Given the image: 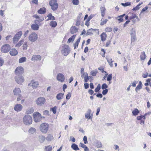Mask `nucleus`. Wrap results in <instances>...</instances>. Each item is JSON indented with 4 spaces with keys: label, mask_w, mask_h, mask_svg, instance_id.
<instances>
[{
    "label": "nucleus",
    "mask_w": 151,
    "mask_h": 151,
    "mask_svg": "<svg viewBox=\"0 0 151 151\" xmlns=\"http://www.w3.org/2000/svg\"><path fill=\"white\" fill-rule=\"evenodd\" d=\"M112 74H109L107 76V81H110L112 79Z\"/></svg>",
    "instance_id": "nucleus-49"
},
{
    "label": "nucleus",
    "mask_w": 151,
    "mask_h": 151,
    "mask_svg": "<svg viewBox=\"0 0 151 151\" xmlns=\"http://www.w3.org/2000/svg\"><path fill=\"white\" fill-rule=\"evenodd\" d=\"M97 147L101 148L102 146V144L100 142H98L97 144Z\"/></svg>",
    "instance_id": "nucleus-59"
},
{
    "label": "nucleus",
    "mask_w": 151,
    "mask_h": 151,
    "mask_svg": "<svg viewBox=\"0 0 151 151\" xmlns=\"http://www.w3.org/2000/svg\"><path fill=\"white\" fill-rule=\"evenodd\" d=\"M22 35V32L21 31H19L14 36L13 38V42L14 43H15L18 41Z\"/></svg>",
    "instance_id": "nucleus-9"
},
{
    "label": "nucleus",
    "mask_w": 151,
    "mask_h": 151,
    "mask_svg": "<svg viewBox=\"0 0 151 151\" xmlns=\"http://www.w3.org/2000/svg\"><path fill=\"white\" fill-rule=\"evenodd\" d=\"M96 96L97 97L100 98H102L103 96L102 94L101 93H99L97 94Z\"/></svg>",
    "instance_id": "nucleus-64"
},
{
    "label": "nucleus",
    "mask_w": 151,
    "mask_h": 151,
    "mask_svg": "<svg viewBox=\"0 0 151 151\" xmlns=\"http://www.w3.org/2000/svg\"><path fill=\"white\" fill-rule=\"evenodd\" d=\"M47 17H48V18L47 19L46 21L55 20V18L54 17L52 16V14L51 13L48 14Z\"/></svg>",
    "instance_id": "nucleus-26"
},
{
    "label": "nucleus",
    "mask_w": 151,
    "mask_h": 151,
    "mask_svg": "<svg viewBox=\"0 0 151 151\" xmlns=\"http://www.w3.org/2000/svg\"><path fill=\"white\" fill-rule=\"evenodd\" d=\"M101 89V85L100 84H99L97 86V87L95 89V91L96 92H99V91Z\"/></svg>",
    "instance_id": "nucleus-45"
},
{
    "label": "nucleus",
    "mask_w": 151,
    "mask_h": 151,
    "mask_svg": "<svg viewBox=\"0 0 151 151\" xmlns=\"http://www.w3.org/2000/svg\"><path fill=\"white\" fill-rule=\"evenodd\" d=\"M49 127V124L46 123H42L40 126V131L44 134H46L47 132Z\"/></svg>",
    "instance_id": "nucleus-3"
},
{
    "label": "nucleus",
    "mask_w": 151,
    "mask_h": 151,
    "mask_svg": "<svg viewBox=\"0 0 151 151\" xmlns=\"http://www.w3.org/2000/svg\"><path fill=\"white\" fill-rule=\"evenodd\" d=\"M21 93V90L19 88H15L13 90L14 94L15 96H17L19 95Z\"/></svg>",
    "instance_id": "nucleus-18"
},
{
    "label": "nucleus",
    "mask_w": 151,
    "mask_h": 151,
    "mask_svg": "<svg viewBox=\"0 0 151 151\" xmlns=\"http://www.w3.org/2000/svg\"><path fill=\"white\" fill-rule=\"evenodd\" d=\"M148 9V7L146 6H145L144 8H143L141 12L142 13V12L145 11L146 10H147Z\"/></svg>",
    "instance_id": "nucleus-63"
},
{
    "label": "nucleus",
    "mask_w": 151,
    "mask_h": 151,
    "mask_svg": "<svg viewBox=\"0 0 151 151\" xmlns=\"http://www.w3.org/2000/svg\"><path fill=\"white\" fill-rule=\"evenodd\" d=\"M146 57L147 56L145 55V52L144 51L141 52L140 57L141 60H144Z\"/></svg>",
    "instance_id": "nucleus-27"
},
{
    "label": "nucleus",
    "mask_w": 151,
    "mask_h": 151,
    "mask_svg": "<svg viewBox=\"0 0 151 151\" xmlns=\"http://www.w3.org/2000/svg\"><path fill=\"white\" fill-rule=\"evenodd\" d=\"M81 37H80L77 40L76 43L74 44V49H76V47H78V44L80 41Z\"/></svg>",
    "instance_id": "nucleus-35"
},
{
    "label": "nucleus",
    "mask_w": 151,
    "mask_h": 151,
    "mask_svg": "<svg viewBox=\"0 0 151 151\" xmlns=\"http://www.w3.org/2000/svg\"><path fill=\"white\" fill-rule=\"evenodd\" d=\"M135 29L134 28H132L131 30V35H135Z\"/></svg>",
    "instance_id": "nucleus-51"
},
{
    "label": "nucleus",
    "mask_w": 151,
    "mask_h": 151,
    "mask_svg": "<svg viewBox=\"0 0 151 151\" xmlns=\"http://www.w3.org/2000/svg\"><path fill=\"white\" fill-rule=\"evenodd\" d=\"M70 32L72 34L76 33L78 31L77 28L75 27H72L70 29Z\"/></svg>",
    "instance_id": "nucleus-22"
},
{
    "label": "nucleus",
    "mask_w": 151,
    "mask_h": 151,
    "mask_svg": "<svg viewBox=\"0 0 151 151\" xmlns=\"http://www.w3.org/2000/svg\"><path fill=\"white\" fill-rule=\"evenodd\" d=\"M105 31L106 32H110L112 31V29L111 27H107L105 29Z\"/></svg>",
    "instance_id": "nucleus-52"
},
{
    "label": "nucleus",
    "mask_w": 151,
    "mask_h": 151,
    "mask_svg": "<svg viewBox=\"0 0 151 151\" xmlns=\"http://www.w3.org/2000/svg\"><path fill=\"white\" fill-rule=\"evenodd\" d=\"M76 35H73L71 37L69 38V39H68V43H70L71 42H73L75 38V36H76Z\"/></svg>",
    "instance_id": "nucleus-41"
},
{
    "label": "nucleus",
    "mask_w": 151,
    "mask_h": 151,
    "mask_svg": "<svg viewBox=\"0 0 151 151\" xmlns=\"http://www.w3.org/2000/svg\"><path fill=\"white\" fill-rule=\"evenodd\" d=\"M9 53L12 56H14L17 55L18 51L14 48L12 49L9 52Z\"/></svg>",
    "instance_id": "nucleus-20"
},
{
    "label": "nucleus",
    "mask_w": 151,
    "mask_h": 151,
    "mask_svg": "<svg viewBox=\"0 0 151 151\" xmlns=\"http://www.w3.org/2000/svg\"><path fill=\"white\" fill-rule=\"evenodd\" d=\"M45 99L43 97H40L38 98L36 101V104L39 106H42L45 102Z\"/></svg>",
    "instance_id": "nucleus-8"
},
{
    "label": "nucleus",
    "mask_w": 151,
    "mask_h": 151,
    "mask_svg": "<svg viewBox=\"0 0 151 151\" xmlns=\"http://www.w3.org/2000/svg\"><path fill=\"white\" fill-rule=\"evenodd\" d=\"M24 124L25 125H29L32 124V117L29 115H25L23 119Z\"/></svg>",
    "instance_id": "nucleus-1"
},
{
    "label": "nucleus",
    "mask_w": 151,
    "mask_h": 151,
    "mask_svg": "<svg viewBox=\"0 0 151 151\" xmlns=\"http://www.w3.org/2000/svg\"><path fill=\"white\" fill-rule=\"evenodd\" d=\"M53 137L51 134H49L47 136L46 138V139L48 141H50L53 139Z\"/></svg>",
    "instance_id": "nucleus-36"
},
{
    "label": "nucleus",
    "mask_w": 151,
    "mask_h": 151,
    "mask_svg": "<svg viewBox=\"0 0 151 151\" xmlns=\"http://www.w3.org/2000/svg\"><path fill=\"white\" fill-rule=\"evenodd\" d=\"M36 131V129L33 127H31L29 130V132L32 134H34Z\"/></svg>",
    "instance_id": "nucleus-38"
},
{
    "label": "nucleus",
    "mask_w": 151,
    "mask_h": 151,
    "mask_svg": "<svg viewBox=\"0 0 151 151\" xmlns=\"http://www.w3.org/2000/svg\"><path fill=\"white\" fill-rule=\"evenodd\" d=\"M17 98V100L18 101H20L22 98V96L21 94H19Z\"/></svg>",
    "instance_id": "nucleus-57"
},
{
    "label": "nucleus",
    "mask_w": 151,
    "mask_h": 151,
    "mask_svg": "<svg viewBox=\"0 0 151 151\" xmlns=\"http://www.w3.org/2000/svg\"><path fill=\"white\" fill-rule=\"evenodd\" d=\"M139 113V111L137 109H135L132 112L134 116L137 115Z\"/></svg>",
    "instance_id": "nucleus-40"
},
{
    "label": "nucleus",
    "mask_w": 151,
    "mask_h": 151,
    "mask_svg": "<svg viewBox=\"0 0 151 151\" xmlns=\"http://www.w3.org/2000/svg\"><path fill=\"white\" fill-rule=\"evenodd\" d=\"M38 39L37 35L35 32L31 33L28 37V39L31 42H34Z\"/></svg>",
    "instance_id": "nucleus-6"
},
{
    "label": "nucleus",
    "mask_w": 151,
    "mask_h": 151,
    "mask_svg": "<svg viewBox=\"0 0 151 151\" xmlns=\"http://www.w3.org/2000/svg\"><path fill=\"white\" fill-rule=\"evenodd\" d=\"M27 58L25 57H22L19 59V63H22L25 62Z\"/></svg>",
    "instance_id": "nucleus-39"
},
{
    "label": "nucleus",
    "mask_w": 151,
    "mask_h": 151,
    "mask_svg": "<svg viewBox=\"0 0 151 151\" xmlns=\"http://www.w3.org/2000/svg\"><path fill=\"white\" fill-rule=\"evenodd\" d=\"M41 59V57L39 55H33L31 59V60L33 61H37L40 60Z\"/></svg>",
    "instance_id": "nucleus-17"
},
{
    "label": "nucleus",
    "mask_w": 151,
    "mask_h": 151,
    "mask_svg": "<svg viewBox=\"0 0 151 151\" xmlns=\"http://www.w3.org/2000/svg\"><path fill=\"white\" fill-rule=\"evenodd\" d=\"M57 23L55 21H51L50 23V25L52 27H55L56 26Z\"/></svg>",
    "instance_id": "nucleus-34"
},
{
    "label": "nucleus",
    "mask_w": 151,
    "mask_h": 151,
    "mask_svg": "<svg viewBox=\"0 0 151 151\" xmlns=\"http://www.w3.org/2000/svg\"><path fill=\"white\" fill-rule=\"evenodd\" d=\"M97 30V29H93L92 28L88 29L87 31L86 34L87 35H89L92 34L93 32Z\"/></svg>",
    "instance_id": "nucleus-24"
},
{
    "label": "nucleus",
    "mask_w": 151,
    "mask_h": 151,
    "mask_svg": "<svg viewBox=\"0 0 151 151\" xmlns=\"http://www.w3.org/2000/svg\"><path fill=\"white\" fill-rule=\"evenodd\" d=\"M56 107L55 106L51 109V110L54 114H55L56 112Z\"/></svg>",
    "instance_id": "nucleus-50"
},
{
    "label": "nucleus",
    "mask_w": 151,
    "mask_h": 151,
    "mask_svg": "<svg viewBox=\"0 0 151 151\" xmlns=\"http://www.w3.org/2000/svg\"><path fill=\"white\" fill-rule=\"evenodd\" d=\"M24 72V69L21 67H18L16 68L15 70V73L18 76L22 74Z\"/></svg>",
    "instance_id": "nucleus-11"
},
{
    "label": "nucleus",
    "mask_w": 151,
    "mask_h": 151,
    "mask_svg": "<svg viewBox=\"0 0 151 151\" xmlns=\"http://www.w3.org/2000/svg\"><path fill=\"white\" fill-rule=\"evenodd\" d=\"M70 50L69 47L67 45H64L62 46L61 50L62 54L64 56H67L70 53Z\"/></svg>",
    "instance_id": "nucleus-2"
},
{
    "label": "nucleus",
    "mask_w": 151,
    "mask_h": 151,
    "mask_svg": "<svg viewBox=\"0 0 151 151\" xmlns=\"http://www.w3.org/2000/svg\"><path fill=\"white\" fill-rule=\"evenodd\" d=\"M34 111V109L33 108H31L27 109L26 110V113L29 114L33 113Z\"/></svg>",
    "instance_id": "nucleus-37"
},
{
    "label": "nucleus",
    "mask_w": 151,
    "mask_h": 151,
    "mask_svg": "<svg viewBox=\"0 0 151 151\" xmlns=\"http://www.w3.org/2000/svg\"><path fill=\"white\" fill-rule=\"evenodd\" d=\"M31 27L32 29L35 31L38 30L39 28V25L36 23L32 24Z\"/></svg>",
    "instance_id": "nucleus-19"
},
{
    "label": "nucleus",
    "mask_w": 151,
    "mask_h": 151,
    "mask_svg": "<svg viewBox=\"0 0 151 151\" xmlns=\"http://www.w3.org/2000/svg\"><path fill=\"white\" fill-rule=\"evenodd\" d=\"M142 4V3H140L139 4L135 7L134 8L132 9V10L133 11H137L140 8V6L141 4Z\"/></svg>",
    "instance_id": "nucleus-44"
},
{
    "label": "nucleus",
    "mask_w": 151,
    "mask_h": 151,
    "mask_svg": "<svg viewBox=\"0 0 151 151\" xmlns=\"http://www.w3.org/2000/svg\"><path fill=\"white\" fill-rule=\"evenodd\" d=\"M81 77L84 79V81L86 83H87L88 82V74L87 73H83V75H81Z\"/></svg>",
    "instance_id": "nucleus-21"
},
{
    "label": "nucleus",
    "mask_w": 151,
    "mask_h": 151,
    "mask_svg": "<svg viewBox=\"0 0 151 151\" xmlns=\"http://www.w3.org/2000/svg\"><path fill=\"white\" fill-rule=\"evenodd\" d=\"M121 4L123 6H130L131 5V4L129 2H127L125 3H122Z\"/></svg>",
    "instance_id": "nucleus-53"
},
{
    "label": "nucleus",
    "mask_w": 151,
    "mask_h": 151,
    "mask_svg": "<svg viewBox=\"0 0 151 151\" xmlns=\"http://www.w3.org/2000/svg\"><path fill=\"white\" fill-rule=\"evenodd\" d=\"M39 141L41 143L43 142L46 139L45 137L43 135H40L39 136Z\"/></svg>",
    "instance_id": "nucleus-29"
},
{
    "label": "nucleus",
    "mask_w": 151,
    "mask_h": 151,
    "mask_svg": "<svg viewBox=\"0 0 151 151\" xmlns=\"http://www.w3.org/2000/svg\"><path fill=\"white\" fill-rule=\"evenodd\" d=\"M131 37L132 42H134L136 39L135 35H131Z\"/></svg>",
    "instance_id": "nucleus-56"
},
{
    "label": "nucleus",
    "mask_w": 151,
    "mask_h": 151,
    "mask_svg": "<svg viewBox=\"0 0 151 151\" xmlns=\"http://www.w3.org/2000/svg\"><path fill=\"white\" fill-rule=\"evenodd\" d=\"M91 110L90 109H88L86 112L85 114V118L86 119H92V115H90Z\"/></svg>",
    "instance_id": "nucleus-16"
},
{
    "label": "nucleus",
    "mask_w": 151,
    "mask_h": 151,
    "mask_svg": "<svg viewBox=\"0 0 151 151\" xmlns=\"http://www.w3.org/2000/svg\"><path fill=\"white\" fill-rule=\"evenodd\" d=\"M49 4L53 11L56 10L58 7V5L56 0H51L49 2Z\"/></svg>",
    "instance_id": "nucleus-4"
},
{
    "label": "nucleus",
    "mask_w": 151,
    "mask_h": 151,
    "mask_svg": "<svg viewBox=\"0 0 151 151\" xmlns=\"http://www.w3.org/2000/svg\"><path fill=\"white\" fill-rule=\"evenodd\" d=\"M71 96V93H68L66 96V99L67 100H68L70 99Z\"/></svg>",
    "instance_id": "nucleus-61"
},
{
    "label": "nucleus",
    "mask_w": 151,
    "mask_h": 151,
    "mask_svg": "<svg viewBox=\"0 0 151 151\" xmlns=\"http://www.w3.org/2000/svg\"><path fill=\"white\" fill-rule=\"evenodd\" d=\"M56 78L58 81L61 82H63L65 79L64 75L61 73H59L57 74Z\"/></svg>",
    "instance_id": "nucleus-14"
},
{
    "label": "nucleus",
    "mask_w": 151,
    "mask_h": 151,
    "mask_svg": "<svg viewBox=\"0 0 151 151\" xmlns=\"http://www.w3.org/2000/svg\"><path fill=\"white\" fill-rule=\"evenodd\" d=\"M108 89H105L103 90L102 92L103 94V95H105L106 94L108 93Z\"/></svg>",
    "instance_id": "nucleus-58"
},
{
    "label": "nucleus",
    "mask_w": 151,
    "mask_h": 151,
    "mask_svg": "<svg viewBox=\"0 0 151 151\" xmlns=\"http://www.w3.org/2000/svg\"><path fill=\"white\" fill-rule=\"evenodd\" d=\"M38 85V82L34 80L31 81L28 84L29 86L32 87L33 88H36L37 87Z\"/></svg>",
    "instance_id": "nucleus-13"
},
{
    "label": "nucleus",
    "mask_w": 151,
    "mask_h": 151,
    "mask_svg": "<svg viewBox=\"0 0 151 151\" xmlns=\"http://www.w3.org/2000/svg\"><path fill=\"white\" fill-rule=\"evenodd\" d=\"M130 22L129 20L127 21L124 24V27H125Z\"/></svg>",
    "instance_id": "nucleus-62"
},
{
    "label": "nucleus",
    "mask_w": 151,
    "mask_h": 151,
    "mask_svg": "<svg viewBox=\"0 0 151 151\" xmlns=\"http://www.w3.org/2000/svg\"><path fill=\"white\" fill-rule=\"evenodd\" d=\"M28 46L27 44V42H26L24 43L22 46V48L23 50H26L27 49Z\"/></svg>",
    "instance_id": "nucleus-42"
},
{
    "label": "nucleus",
    "mask_w": 151,
    "mask_h": 151,
    "mask_svg": "<svg viewBox=\"0 0 151 151\" xmlns=\"http://www.w3.org/2000/svg\"><path fill=\"white\" fill-rule=\"evenodd\" d=\"M108 88V86L106 83L103 84L101 86V88L102 89H107Z\"/></svg>",
    "instance_id": "nucleus-46"
},
{
    "label": "nucleus",
    "mask_w": 151,
    "mask_h": 151,
    "mask_svg": "<svg viewBox=\"0 0 151 151\" xmlns=\"http://www.w3.org/2000/svg\"><path fill=\"white\" fill-rule=\"evenodd\" d=\"M64 93H60L58 94L56 96V98L58 100H61L63 99Z\"/></svg>",
    "instance_id": "nucleus-33"
},
{
    "label": "nucleus",
    "mask_w": 151,
    "mask_h": 151,
    "mask_svg": "<svg viewBox=\"0 0 151 151\" xmlns=\"http://www.w3.org/2000/svg\"><path fill=\"white\" fill-rule=\"evenodd\" d=\"M34 120L36 122L40 121L42 119L41 114L38 112H35L33 114Z\"/></svg>",
    "instance_id": "nucleus-5"
},
{
    "label": "nucleus",
    "mask_w": 151,
    "mask_h": 151,
    "mask_svg": "<svg viewBox=\"0 0 151 151\" xmlns=\"http://www.w3.org/2000/svg\"><path fill=\"white\" fill-rule=\"evenodd\" d=\"M46 12L45 8H42L38 11V12L40 14H45Z\"/></svg>",
    "instance_id": "nucleus-30"
},
{
    "label": "nucleus",
    "mask_w": 151,
    "mask_h": 151,
    "mask_svg": "<svg viewBox=\"0 0 151 151\" xmlns=\"http://www.w3.org/2000/svg\"><path fill=\"white\" fill-rule=\"evenodd\" d=\"M71 147L74 150L77 151L79 150L78 146L76 144L73 143L71 146Z\"/></svg>",
    "instance_id": "nucleus-28"
},
{
    "label": "nucleus",
    "mask_w": 151,
    "mask_h": 151,
    "mask_svg": "<svg viewBox=\"0 0 151 151\" xmlns=\"http://www.w3.org/2000/svg\"><path fill=\"white\" fill-rule=\"evenodd\" d=\"M108 21V20L107 19H105L104 21L101 22L100 23V25H104Z\"/></svg>",
    "instance_id": "nucleus-55"
},
{
    "label": "nucleus",
    "mask_w": 151,
    "mask_h": 151,
    "mask_svg": "<svg viewBox=\"0 0 151 151\" xmlns=\"http://www.w3.org/2000/svg\"><path fill=\"white\" fill-rule=\"evenodd\" d=\"M98 73V70H92L91 71V75L93 76H95L97 73Z\"/></svg>",
    "instance_id": "nucleus-43"
},
{
    "label": "nucleus",
    "mask_w": 151,
    "mask_h": 151,
    "mask_svg": "<svg viewBox=\"0 0 151 151\" xmlns=\"http://www.w3.org/2000/svg\"><path fill=\"white\" fill-rule=\"evenodd\" d=\"M106 59L110 66L111 67H113V65L112 63L113 62V61L112 60V58L109 57L107 58Z\"/></svg>",
    "instance_id": "nucleus-25"
},
{
    "label": "nucleus",
    "mask_w": 151,
    "mask_h": 151,
    "mask_svg": "<svg viewBox=\"0 0 151 151\" xmlns=\"http://www.w3.org/2000/svg\"><path fill=\"white\" fill-rule=\"evenodd\" d=\"M129 19L132 20L133 23H135L136 22H138L139 21V19L135 14L132 13V15L129 17Z\"/></svg>",
    "instance_id": "nucleus-12"
},
{
    "label": "nucleus",
    "mask_w": 151,
    "mask_h": 151,
    "mask_svg": "<svg viewBox=\"0 0 151 151\" xmlns=\"http://www.w3.org/2000/svg\"><path fill=\"white\" fill-rule=\"evenodd\" d=\"M52 149V147L48 146L46 147L45 151H51Z\"/></svg>",
    "instance_id": "nucleus-48"
},
{
    "label": "nucleus",
    "mask_w": 151,
    "mask_h": 151,
    "mask_svg": "<svg viewBox=\"0 0 151 151\" xmlns=\"http://www.w3.org/2000/svg\"><path fill=\"white\" fill-rule=\"evenodd\" d=\"M101 40L103 41H104L106 40V35L105 33L103 32L101 35Z\"/></svg>",
    "instance_id": "nucleus-31"
},
{
    "label": "nucleus",
    "mask_w": 151,
    "mask_h": 151,
    "mask_svg": "<svg viewBox=\"0 0 151 151\" xmlns=\"http://www.w3.org/2000/svg\"><path fill=\"white\" fill-rule=\"evenodd\" d=\"M15 81L18 84L21 85L24 82V77L21 76H17L14 78Z\"/></svg>",
    "instance_id": "nucleus-10"
},
{
    "label": "nucleus",
    "mask_w": 151,
    "mask_h": 151,
    "mask_svg": "<svg viewBox=\"0 0 151 151\" xmlns=\"http://www.w3.org/2000/svg\"><path fill=\"white\" fill-rule=\"evenodd\" d=\"M83 140L84 142V143L86 144L88 143L87 138L86 136H84L83 138Z\"/></svg>",
    "instance_id": "nucleus-54"
},
{
    "label": "nucleus",
    "mask_w": 151,
    "mask_h": 151,
    "mask_svg": "<svg viewBox=\"0 0 151 151\" xmlns=\"http://www.w3.org/2000/svg\"><path fill=\"white\" fill-rule=\"evenodd\" d=\"M116 18L119 21V22H122L123 21L124 19L123 18H117V17H116Z\"/></svg>",
    "instance_id": "nucleus-60"
},
{
    "label": "nucleus",
    "mask_w": 151,
    "mask_h": 151,
    "mask_svg": "<svg viewBox=\"0 0 151 151\" xmlns=\"http://www.w3.org/2000/svg\"><path fill=\"white\" fill-rule=\"evenodd\" d=\"M11 49L10 46L8 44H6L2 46L1 48V50L3 53H7Z\"/></svg>",
    "instance_id": "nucleus-7"
},
{
    "label": "nucleus",
    "mask_w": 151,
    "mask_h": 151,
    "mask_svg": "<svg viewBox=\"0 0 151 151\" xmlns=\"http://www.w3.org/2000/svg\"><path fill=\"white\" fill-rule=\"evenodd\" d=\"M142 83L141 81H139L138 85L135 88V91L137 92V90H140L142 88Z\"/></svg>",
    "instance_id": "nucleus-32"
},
{
    "label": "nucleus",
    "mask_w": 151,
    "mask_h": 151,
    "mask_svg": "<svg viewBox=\"0 0 151 151\" xmlns=\"http://www.w3.org/2000/svg\"><path fill=\"white\" fill-rule=\"evenodd\" d=\"M24 39L21 40L17 44L15 45V47H19L24 42Z\"/></svg>",
    "instance_id": "nucleus-23"
},
{
    "label": "nucleus",
    "mask_w": 151,
    "mask_h": 151,
    "mask_svg": "<svg viewBox=\"0 0 151 151\" xmlns=\"http://www.w3.org/2000/svg\"><path fill=\"white\" fill-rule=\"evenodd\" d=\"M72 3L74 5H78L79 3V1L78 0H73Z\"/></svg>",
    "instance_id": "nucleus-47"
},
{
    "label": "nucleus",
    "mask_w": 151,
    "mask_h": 151,
    "mask_svg": "<svg viewBox=\"0 0 151 151\" xmlns=\"http://www.w3.org/2000/svg\"><path fill=\"white\" fill-rule=\"evenodd\" d=\"M23 108L22 106L20 104H17L14 107V109L17 111H21Z\"/></svg>",
    "instance_id": "nucleus-15"
}]
</instances>
